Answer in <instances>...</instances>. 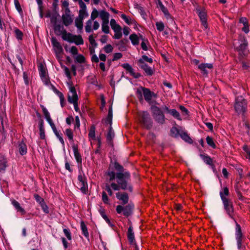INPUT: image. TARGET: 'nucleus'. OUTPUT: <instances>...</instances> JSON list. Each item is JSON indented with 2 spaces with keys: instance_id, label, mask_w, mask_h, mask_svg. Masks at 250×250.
<instances>
[{
  "instance_id": "obj_1",
  "label": "nucleus",
  "mask_w": 250,
  "mask_h": 250,
  "mask_svg": "<svg viewBox=\"0 0 250 250\" xmlns=\"http://www.w3.org/2000/svg\"><path fill=\"white\" fill-rule=\"evenodd\" d=\"M115 168L119 171L117 174L113 171L108 173L109 177L110 184H106L105 189L110 196H112L113 192L111 188L114 190H119L121 189H128L131 190V188L128 185V181L130 179V174L128 172L124 171L122 166L118 163L115 164Z\"/></svg>"
},
{
  "instance_id": "obj_2",
  "label": "nucleus",
  "mask_w": 250,
  "mask_h": 250,
  "mask_svg": "<svg viewBox=\"0 0 250 250\" xmlns=\"http://www.w3.org/2000/svg\"><path fill=\"white\" fill-rule=\"evenodd\" d=\"M62 39L69 42L74 43L77 45L83 44V40L81 35H76L70 33H65L62 37Z\"/></svg>"
},
{
  "instance_id": "obj_3",
  "label": "nucleus",
  "mask_w": 250,
  "mask_h": 250,
  "mask_svg": "<svg viewBox=\"0 0 250 250\" xmlns=\"http://www.w3.org/2000/svg\"><path fill=\"white\" fill-rule=\"evenodd\" d=\"M236 112L239 114H243L247 109V103L242 96L236 97L234 104Z\"/></svg>"
},
{
  "instance_id": "obj_4",
  "label": "nucleus",
  "mask_w": 250,
  "mask_h": 250,
  "mask_svg": "<svg viewBox=\"0 0 250 250\" xmlns=\"http://www.w3.org/2000/svg\"><path fill=\"white\" fill-rule=\"evenodd\" d=\"M234 47L241 55H245L247 53V43L244 37H241L239 41L234 43Z\"/></svg>"
},
{
  "instance_id": "obj_5",
  "label": "nucleus",
  "mask_w": 250,
  "mask_h": 250,
  "mask_svg": "<svg viewBox=\"0 0 250 250\" xmlns=\"http://www.w3.org/2000/svg\"><path fill=\"white\" fill-rule=\"evenodd\" d=\"M67 85L69 89V92L68 94V102L70 103L78 102V95L76 93V89L72 84V83L70 81L67 82Z\"/></svg>"
},
{
  "instance_id": "obj_6",
  "label": "nucleus",
  "mask_w": 250,
  "mask_h": 250,
  "mask_svg": "<svg viewBox=\"0 0 250 250\" xmlns=\"http://www.w3.org/2000/svg\"><path fill=\"white\" fill-rule=\"evenodd\" d=\"M151 109L155 120L158 123L163 124L165 122V117L161 109L156 106H152Z\"/></svg>"
},
{
  "instance_id": "obj_7",
  "label": "nucleus",
  "mask_w": 250,
  "mask_h": 250,
  "mask_svg": "<svg viewBox=\"0 0 250 250\" xmlns=\"http://www.w3.org/2000/svg\"><path fill=\"white\" fill-rule=\"evenodd\" d=\"M140 121L144 127L149 128L152 125L151 118L147 112L143 111L139 113Z\"/></svg>"
},
{
  "instance_id": "obj_8",
  "label": "nucleus",
  "mask_w": 250,
  "mask_h": 250,
  "mask_svg": "<svg viewBox=\"0 0 250 250\" xmlns=\"http://www.w3.org/2000/svg\"><path fill=\"white\" fill-rule=\"evenodd\" d=\"M142 93H143L145 100L147 102H149L152 99L153 95L151 91L148 89L143 88L142 87L138 88L137 90V94L138 98L140 100H142L143 99Z\"/></svg>"
},
{
  "instance_id": "obj_9",
  "label": "nucleus",
  "mask_w": 250,
  "mask_h": 250,
  "mask_svg": "<svg viewBox=\"0 0 250 250\" xmlns=\"http://www.w3.org/2000/svg\"><path fill=\"white\" fill-rule=\"evenodd\" d=\"M98 16H99V12L96 9H93L90 15V19L85 23V30L87 33L91 32V23H93V21H95Z\"/></svg>"
},
{
  "instance_id": "obj_10",
  "label": "nucleus",
  "mask_w": 250,
  "mask_h": 250,
  "mask_svg": "<svg viewBox=\"0 0 250 250\" xmlns=\"http://www.w3.org/2000/svg\"><path fill=\"white\" fill-rule=\"evenodd\" d=\"M110 25L115 32L114 38L116 39H120L122 37V28L120 25L117 23L114 19L110 20Z\"/></svg>"
},
{
  "instance_id": "obj_11",
  "label": "nucleus",
  "mask_w": 250,
  "mask_h": 250,
  "mask_svg": "<svg viewBox=\"0 0 250 250\" xmlns=\"http://www.w3.org/2000/svg\"><path fill=\"white\" fill-rule=\"evenodd\" d=\"M220 195L221 199L223 201L225 210H226L227 213L230 216H231L233 212L232 203L230 201H229L226 197H224L223 196L222 192H220Z\"/></svg>"
},
{
  "instance_id": "obj_12",
  "label": "nucleus",
  "mask_w": 250,
  "mask_h": 250,
  "mask_svg": "<svg viewBox=\"0 0 250 250\" xmlns=\"http://www.w3.org/2000/svg\"><path fill=\"white\" fill-rule=\"evenodd\" d=\"M78 186L81 189V191L83 193H85L87 189V184L85 176L80 173L78 177Z\"/></svg>"
},
{
  "instance_id": "obj_13",
  "label": "nucleus",
  "mask_w": 250,
  "mask_h": 250,
  "mask_svg": "<svg viewBox=\"0 0 250 250\" xmlns=\"http://www.w3.org/2000/svg\"><path fill=\"white\" fill-rule=\"evenodd\" d=\"M196 11L200 19L202 24L204 28V30L207 31L208 27L207 22V14L205 9L197 8Z\"/></svg>"
},
{
  "instance_id": "obj_14",
  "label": "nucleus",
  "mask_w": 250,
  "mask_h": 250,
  "mask_svg": "<svg viewBox=\"0 0 250 250\" xmlns=\"http://www.w3.org/2000/svg\"><path fill=\"white\" fill-rule=\"evenodd\" d=\"M236 239L237 240V247L240 249L242 247V233L241 232V227L239 225L236 224Z\"/></svg>"
},
{
  "instance_id": "obj_15",
  "label": "nucleus",
  "mask_w": 250,
  "mask_h": 250,
  "mask_svg": "<svg viewBox=\"0 0 250 250\" xmlns=\"http://www.w3.org/2000/svg\"><path fill=\"white\" fill-rule=\"evenodd\" d=\"M63 24L67 26L70 25L73 22V18L70 14V11L68 9L66 10L65 14L62 16Z\"/></svg>"
},
{
  "instance_id": "obj_16",
  "label": "nucleus",
  "mask_w": 250,
  "mask_h": 250,
  "mask_svg": "<svg viewBox=\"0 0 250 250\" xmlns=\"http://www.w3.org/2000/svg\"><path fill=\"white\" fill-rule=\"evenodd\" d=\"M51 43L53 45V48L56 54V55L58 56L62 51V48L61 45L54 38H52L51 39Z\"/></svg>"
},
{
  "instance_id": "obj_17",
  "label": "nucleus",
  "mask_w": 250,
  "mask_h": 250,
  "mask_svg": "<svg viewBox=\"0 0 250 250\" xmlns=\"http://www.w3.org/2000/svg\"><path fill=\"white\" fill-rule=\"evenodd\" d=\"M162 109L164 111H166L167 113H169L171 115H172L174 118H176L177 120H181V118L179 112L175 109H169L168 107L165 105L162 107Z\"/></svg>"
},
{
  "instance_id": "obj_18",
  "label": "nucleus",
  "mask_w": 250,
  "mask_h": 250,
  "mask_svg": "<svg viewBox=\"0 0 250 250\" xmlns=\"http://www.w3.org/2000/svg\"><path fill=\"white\" fill-rule=\"evenodd\" d=\"M138 64L140 68L145 71L147 75L151 76L153 74V71L151 68L148 66L145 62L138 61Z\"/></svg>"
},
{
  "instance_id": "obj_19",
  "label": "nucleus",
  "mask_w": 250,
  "mask_h": 250,
  "mask_svg": "<svg viewBox=\"0 0 250 250\" xmlns=\"http://www.w3.org/2000/svg\"><path fill=\"white\" fill-rule=\"evenodd\" d=\"M122 66L123 67V68L126 70L131 76H133L134 78H137L140 76V75L139 73H135L134 72L133 68L128 63H124L122 65Z\"/></svg>"
},
{
  "instance_id": "obj_20",
  "label": "nucleus",
  "mask_w": 250,
  "mask_h": 250,
  "mask_svg": "<svg viewBox=\"0 0 250 250\" xmlns=\"http://www.w3.org/2000/svg\"><path fill=\"white\" fill-rule=\"evenodd\" d=\"M198 68L204 74L207 75L208 72V70H210L212 68V64L211 63H202L199 65Z\"/></svg>"
},
{
  "instance_id": "obj_21",
  "label": "nucleus",
  "mask_w": 250,
  "mask_h": 250,
  "mask_svg": "<svg viewBox=\"0 0 250 250\" xmlns=\"http://www.w3.org/2000/svg\"><path fill=\"white\" fill-rule=\"evenodd\" d=\"M54 31L57 35H62V38L65 33H67L63 27L60 25H56L54 26Z\"/></svg>"
},
{
  "instance_id": "obj_22",
  "label": "nucleus",
  "mask_w": 250,
  "mask_h": 250,
  "mask_svg": "<svg viewBox=\"0 0 250 250\" xmlns=\"http://www.w3.org/2000/svg\"><path fill=\"white\" fill-rule=\"evenodd\" d=\"M11 203L17 211L20 212L21 214H25L24 209L21 206V205L18 202L15 200H12Z\"/></svg>"
},
{
  "instance_id": "obj_23",
  "label": "nucleus",
  "mask_w": 250,
  "mask_h": 250,
  "mask_svg": "<svg viewBox=\"0 0 250 250\" xmlns=\"http://www.w3.org/2000/svg\"><path fill=\"white\" fill-rule=\"evenodd\" d=\"M42 111H43V113L44 117L46 119L47 122L48 123V124L50 125V126L51 127L53 126H54L55 125L53 123V122L51 118L50 114H49V112L48 111V110H47V109L45 108V107H43L42 108Z\"/></svg>"
},
{
  "instance_id": "obj_24",
  "label": "nucleus",
  "mask_w": 250,
  "mask_h": 250,
  "mask_svg": "<svg viewBox=\"0 0 250 250\" xmlns=\"http://www.w3.org/2000/svg\"><path fill=\"white\" fill-rule=\"evenodd\" d=\"M42 111H43V113L44 117L46 119L47 122L48 123V124L50 125V126L51 127L53 126H54L55 125L53 123V122L51 118L50 114H49V112L48 111V110H47V109L45 108V107H43L42 108Z\"/></svg>"
},
{
  "instance_id": "obj_25",
  "label": "nucleus",
  "mask_w": 250,
  "mask_h": 250,
  "mask_svg": "<svg viewBox=\"0 0 250 250\" xmlns=\"http://www.w3.org/2000/svg\"><path fill=\"white\" fill-rule=\"evenodd\" d=\"M42 111H43V113L44 117L46 119L47 122L48 123V124L50 125V126L51 127L53 126H54L55 125L53 123V122L51 118L50 114H49V112L48 111V110H47V109L45 108V107H43L42 108Z\"/></svg>"
},
{
  "instance_id": "obj_26",
  "label": "nucleus",
  "mask_w": 250,
  "mask_h": 250,
  "mask_svg": "<svg viewBox=\"0 0 250 250\" xmlns=\"http://www.w3.org/2000/svg\"><path fill=\"white\" fill-rule=\"evenodd\" d=\"M40 75L42 80L45 83L48 82L47 78L46 75V70L42 64L39 67Z\"/></svg>"
},
{
  "instance_id": "obj_27",
  "label": "nucleus",
  "mask_w": 250,
  "mask_h": 250,
  "mask_svg": "<svg viewBox=\"0 0 250 250\" xmlns=\"http://www.w3.org/2000/svg\"><path fill=\"white\" fill-rule=\"evenodd\" d=\"M116 197L125 204L127 203L128 201V197L126 193L118 192L116 194Z\"/></svg>"
},
{
  "instance_id": "obj_28",
  "label": "nucleus",
  "mask_w": 250,
  "mask_h": 250,
  "mask_svg": "<svg viewBox=\"0 0 250 250\" xmlns=\"http://www.w3.org/2000/svg\"><path fill=\"white\" fill-rule=\"evenodd\" d=\"M99 16L102 22L109 21V14L105 11L102 10L99 11Z\"/></svg>"
},
{
  "instance_id": "obj_29",
  "label": "nucleus",
  "mask_w": 250,
  "mask_h": 250,
  "mask_svg": "<svg viewBox=\"0 0 250 250\" xmlns=\"http://www.w3.org/2000/svg\"><path fill=\"white\" fill-rule=\"evenodd\" d=\"M73 150L75 158L78 164L82 163V158L79 152L77 146H73Z\"/></svg>"
},
{
  "instance_id": "obj_30",
  "label": "nucleus",
  "mask_w": 250,
  "mask_h": 250,
  "mask_svg": "<svg viewBox=\"0 0 250 250\" xmlns=\"http://www.w3.org/2000/svg\"><path fill=\"white\" fill-rule=\"evenodd\" d=\"M140 39L142 40L141 44L142 48L145 51L148 49V46L149 45V42L147 40L144 39L142 36H140Z\"/></svg>"
},
{
  "instance_id": "obj_31",
  "label": "nucleus",
  "mask_w": 250,
  "mask_h": 250,
  "mask_svg": "<svg viewBox=\"0 0 250 250\" xmlns=\"http://www.w3.org/2000/svg\"><path fill=\"white\" fill-rule=\"evenodd\" d=\"M140 37H138L136 34H132L130 35L129 39L131 42V43L134 45H138L139 42V39Z\"/></svg>"
},
{
  "instance_id": "obj_32",
  "label": "nucleus",
  "mask_w": 250,
  "mask_h": 250,
  "mask_svg": "<svg viewBox=\"0 0 250 250\" xmlns=\"http://www.w3.org/2000/svg\"><path fill=\"white\" fill-rule=\"evenodd\" d=\"M19 150L20 154L22 155L27 153V147L26 145L21 142L19 145Z\"/></svg>"
},
{
  "instance_id": "obj_33",
  "label": "nucleus",
  "mask_w": 250,
  "mask_h": 250,
  "mask_svg": "<svg viewBox=\"0 0 250 250\" xmlns=\"http://www.w3.org/2000/svg\"><path fill=\"white\" fill-rule=\"evenodd\" d=\"M132 208L133 206L131 205H128L124 207V215L126 216L130 215L131 213Z\"/></svg>"
},
{
  "instance_id": "obj_34",
  "label": "nucleus",
  "mask_w": 250,
  "mask_h": 250,
  "mask_svg": "<svg viewBox=\"0 0 250 250\" xmlns=\"http://www.w3.org/2000/svg\"><path fill=\"white\" fill-rule=\"evenodd\" d=\"M64 48L66 52H69L73 55L78 54V51L77 48L75 46H73L70 48H68L67 46H65Z\"/></svg>"
},
{
  "instance_id": "obj_35",
  "label": "nucleus",
  "mask_w": 250,
  "mask_h": 250,
  "mask_svg": "<svg viewBox=\"0 0 250 250\" xmlns=\"http://www.w3.org/2000/svg\"><path fill=\"white\" fill-rule=\"evenodd\" d=\"M121 17L124 20L125 23L128 25H130L135 23L134 21L132 19L126 16L125 14H121Z\"/></svg>"
},
{
  "instance_id": "obj_36",
  "label": "nucleus",
  "mask_w": 250,
  "mask_h": 250,
  "mask_svg": "<svg viewBox=\"0 0 250 250\" xmlns=\"http://www.w3.org/2000/svg\"><path fill=\"white\" fill-rule=\"evenodd\" d=\"M88 137L89 140L94 141L96 140L95 138V128L94 126H91L89 131Z\"/></svg>"
},
{
  "instance_id": "obj_37",
  "label": "nucleus",
  "mask_w": 250,
  "mask_h": 250,
  "mask_svg": "<svg viewBox=\"0 0 250 250\" xmlns=\"http://www.w3.org/2000/svg\"><path fill=\"white\" fill-rule=\"evenodd\" d=\"M127 237L128 240L131 243H133L134 241V235L132 229L131 227L128 228Z\"/></svg>"
},
{
  "instance_id": "obj_38",
  "label": "nucleus",
  "mask_w": 250,
  "mask_h": 250,
  "mask_svg": "<svg viewBox=\"0 0 250 250\" xmlns=\"http://www.w3.org/2000/svg\"><path fill=\"white\" fill-rule=\"evenodd\" d=\"M39 129H40V138L42 139H44L45 135V131H44V126H43V121H41L40 122V124L39 125Z\"/></svg>"
},
{
  "instance_id": "obj_39",
  "label": "nucleus",
  "mask_w": 250,
  "mask_h": 250,
  "mask_svg": "<svg viewBox=\"0 0 250 250\" xmlns=\"http://www.w3.org/2000/svg\"><path fill=\"white\" fill-rule=\"evenodd\" d=\"M109 21L102 22V31L106 34L109 33V27L108 25Z\"/></svg>"
},
{
  "instance_id": "obj_40",
  "label": "nucleus",
  "mask_w": 250,
  "mask_h": 250,
  "mask_svg": "<svg viewBox=\"0 0 250 250\" xmlns=\"http://www.w3.org/2000/svg\"><path fill=\"white\" fill-rule=\"evenodd\" d=\"M81 228L83 232V234L85 237L88 238L89 236V233L87 229V227L83 221L81 222Z\"/></svg>"
},
{
  "instance_id": "obj_41",
  "label": "nucleus",
  "mask_w": 250,
  "mask_h": 250,
  "mask_svg": "<svg viewBox=\"0 0 250 250\" xmlns=\"http://www.w3.org/2000/svg\"><path fill=\"white\" fill-rule=\"evenodd\" d=\"M6 167V161L3 157H0V172L4 171Z\"/></svg>"
},
{
  "instance_id": "obj_42",
  "label": "nucleus",
  "mask_w": 250,
  "mask_h": 250,
  "mask_svg": "<svg viewBox=\"0 0 250 250\" xmlns=\"http://www.w3.org/2000/svg\"><path fill=\"white\" fill-rule=\"evenodd\" d=\"M114 137V132L111 127H110L106 136L107 140L109 142L111 143Z\"/></svg>"
},
{
  "instance_id": "obj_43",
  "label": "nucleus",
  "mask_w": 250,
  "mask_h": 250,
  "mask_svg": "<svg viewBox=\"0 0 250 250\" xmlns=\"http://www.w3.org/2000/svg\"><path fill=\"white\" fill-rule=\"evenodd\" d=\"M83 19L79 18L76 19L75 20V25L79 29L81 30L83 28Z\"/></svg>"
},
{
  "instance_id": "obj_44",
  "label": "nucleus",
  "mask_w": 250,
  "mask_h": 250,
  "mask_svg": "<svg viewBox=\"0 0 250 250\" xmlns=\"http://www.w3.org/2000/svg\"><path fill=\"white\" fill-rule=\"evenodd\" d=\"M88 14L86 11V9H80L79 11V18L83 19L84 18L87 17Z\"/></svg>"
},
{
  "instance_id": "obj_45",
  "label": "nucleus",
  "mask_w": 250,
  "mask_h": 250,
  "mask_svg": "<svg viewBox=\"0 0 250 250\" xmlns=\"http://www.w3.org/2000/svg\"><path fill=\"white\" fill-rule=\"evenodd\" d=\"M65 134L70 141L73 140V133L70 129H66Z\"/></svg>"
},
{
  "instance_id": "obj_46",
  "label": "nucleus",
  "mask_w": 250,
  "mask_h": 250,
  "mask_svg": "<svg viewBox=\"0 0 250 250\" xmlns=\"http://www.w3.org/2000/svg\"><path fill=\"white\" fill-rule=\"evenodd\" d=\"M206 141H207V143L208 146H211L212 148L215 147V145L212 139L210 137H209L208 136H207V138H206Z\"/></svg>"
},
{
  "instance_id": "obj_47",
  "label": "nucleus",
  "mask_w": 250,
  "mask_h": 250,
  "mask_svg": "<svg viewBox=\"0 0 250 250\" xmlns=\"http://www.w3.org/2000/svg\"><path fill=\"white\" fill-rule=\"evenodd\" d=\"M165 15V18L168 21L172 23L173 22V20L171 18L170 14H169L167 9L166 8L165 11H162Z\"/></svg>"
},
{
  "instance_id": "obj_48",
  "label": "nucleus",
  "mask_w": 250,
  "mask_h": 250,
  "mask_svg": "<svg viewBox=\"0 0 250 250\" xmlns=\"http://www.w3.org/2000/svg\"><path fill=\"white\" fill-rule=\"evenodd\" d=\"M100 27V23L97 21H93L91 23V31L93 30H97Z\"/></svg>"
},
{
  "instance_id": "obj_49",
  "label": "nucleus",
  "mask_w": 250,
  "mask_h": 250,
  "mask_svg": "<svg viewBox=\"0 0 250 250\" xmlns=\"http://www.w3.org/2000/svg\"><path fill=\"white\" fill-rule=\"evenodd\" d=\"M15 33L17 39L18 40H21L22 38L23 34L22 32L18 29L15 30Z\"/></svg>"
},
{
  "instance_id": "obj_50",
  "label": "nucleus",
  "mask_w": 250,
  "mask_h": 250,
  "mask_svg": "<svg viewBox=\"0 0 250 250\" xmlns=\"http://www.w3.org/2000/svg\"><path fill=\"white\" fill-rule=\"evenodd\" d=\"M138 61H142L143 62H147L150 63H152V59L151 58H149L146 55H143L140 59Z\"/></svg>"
},
{
  "instance_id": "obj_51",
  "label": "nucleus",
  "mask_w": 250,
  "mask_h": 250,
  "mask_svg": "<svg viewBox=\"0 0 250 250\" xmlns=\"http://www.w3.org/2000/svg\"><path fill=\"white\" fill-rule=\"evenodd\" d=\"M62 68L63 69L64 73L69 80L71 78L70 72L69 69L65 66H62Z\"/></svg>"
},
{
  "instance_id": "obj_52",
  "label": "nucleus",
  "mask_w": 250,
  "mask_h": 250,
  "mask_svg": "<svg viewBox=\"0 0 250 250\" xmlns=\"http://www.w3.org/2000/svg\"><path fill=\"white\" fill-rule=\"evenodd\" d=\"M181 138L184 140L185 141L191 143H192V140L191 138L186 134V133H183L181 135Z\"/></svg>"
},
{
  "instance_id": "obj_53",
  "label": "nucleus",
  "mask_w": 250,
  "mask_h": 250,
  "mask_svg": "<svg viewBox=\"0 0 250 250\" xmlns=\"http://www.w3.org/2000/svg\"><path fill=\"white\" fill-rule=\"evenodd\" d=\"M100 214L104 220L109 225L112 226V224L108 218L107 216L105 214L103 210H100Z\"/></svg>"
},
{
  "instance_id": "obj_54",
  "label": "nucleus",
  "mask_w": 250,
  "mask_h": 250,
  "mask_svg": "<svg viewBox=\"0 0 250 250\" xmlns=\"http://www.w3.org/2000/svg\"><path fill=\"white\" fill-rule=\"evenodd\" d=\"M156 25L157 30L160 31H162L164 29V24L162 22H157Z\"/></svg>"
},
{
  "instance_id": "obj_55",
  "label": "nucleus",
  "mask_w": 250,
  "mask_h": 250,
  "mask_svg": "<svg viewBox=\"0 0 250 250\" xmlns=\"http://www.w3.org/2000/svg\"><path fill=\"white\" fill-rule=\"evenodd\" d=\"M113 47L110 44H107L104 47V50L106 53H109L112 52Z\"/></svg>"
},
{
  "instance_id": "obj_56",
  "label": "nucleus",
  "mask_w": 250,
  "mask_h": 250,
  "mask_svg": "<svg viewBox=\"0 0 250 250\" xmlns=\"http://www.w3.org/2000/svg\"><path fill=\"white\" fill-rule=\"evenodd\" d=\"M75 60L77 62L82 63L84 61V58L82 55H78L75 57Z\"/></svg>"
},
{
  "instance_id": "obj_57",
  "label": "nucleus",
  "mask_w": 250,
  "mask_h": 250,
  "mask_svg": "<svg viewBox=\"0 0 250 250\" xmlns=\"http://www.w3.org/2000/svg\"><path fill=\"white\" fill-rule=\"evenodd\" d=\"M58 95L60 100L61 105L62 107L63 106V102L64 101V98L62 93L58 91Z\"/></svg>"
},
{
  "instance_id": "obj_58",
  "label": "nucleus",
  "mask_w": 250,
  "mask_h": 250,
  "mask_svg": "<svg viewBox=\"0 0 250 250\" xmlns=\"http://www.w3.org/2000/svg\"><path fill=\"white\" fill-rule=\"evenodd\" d=\"M63 231V232H64L65 235L67 237V238L69 240H71V233H70L69 230L68 229H64Z\"/></svg>"
},
{
  "instance_id": "obj_59",
  "label": "nucleus",
  "mask_w": 250,
  "mask_h": 250,
  "mask_svg": "<svg viewBox=\"0 0 250 250\" xmlns=\"http://www.w3.org/2000/svg\"><path fill=\"white\" fill-rule=\"evenodd\" d=\"M34 197L36 200V201L39 203V204L41 205L42 203H44V200L38 194H35Z\"/></svg>"
},
{
  "instance_id": "obj_60",
  "label": "nucleus",
  "mask_w": 250,
  "mask_h": 250,
  "mask_svg": "<svg viewBox=\"0 0 250 250\" xmlns=\"http://www.w3.org/2000/svg\"><path fill=\"white\" fill-rule=\"evenodd\" d=\"M102 200L105 204H108V198L106 193L104 191L102 193Z\"/></svg>"
},
{
  "instance_id": "obj_61",
  "label": "nucleus",
  "mask_w": 250,
  "mask_h": 250,
  "mask_svg": "<svg viewBox=\"0 0 250 250\" xmlns=\"http://www.w3.org/2000/svg\"><path fill=\"white\" fill-rule=\"evenodd\" d=\"M40 206L44 212L45 213H48L49 212L48 208L45 204V202L42 203Z\"/></svg>"
},
{
  "instance_id": "obj_62",
  "label": "nucleus",
  "mask_w": 250,
  "mask_h": 250,
  "mask_svg": "<svg viewBox=\"0 0 250 250\" xmlns=\"http://www.w3.org/2000/svg\"><path fill=\"white\" fill-rule=\"evenodd\" d=\"M89 42L93 46H96V43L93 35H90L89 36Z\"/></svg>"
},
{
  "instance_id": "obj_63",
  "label": "nucleus",
  "mask_w": 250,
  "mask_h": 250,
  "mask_svg": "<svg viewBox=\"0 0 250 250\" xmlns=\"http://www.w3.org/2000/svg\"><path fill=\"white\" fill-rule=\"evenodd\" d=\"M203 160L204 162L207 163V164H210L211 163V159L210 157L208 156H204L203 157Z\"/></svg>"
},
{
  "instance_id": "obj_64",
  "label": "nucleus",
  "mask_w": 250,
  "mask_h": 250,
  "mask_svg": "<svg viewBox=\"0 0 250 250\" xmlns=\"http://www.w3.org/2000/svg\"><path fill=\"white\" fill-rule=\"evenodd\" d=\"M122 57V54L121 53H116L114 55L113 60H117Z\"/></svg>"
}]
</instances>
